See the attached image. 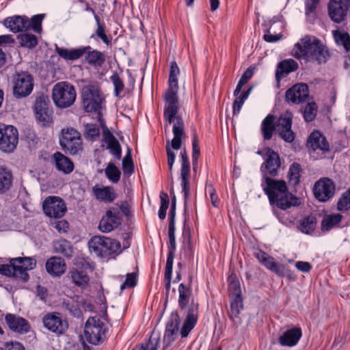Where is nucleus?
Returning a JSON list of instances; mask_svg holds the SVG:
<instances>
[{"mask_svg":"<svg viewBox=\"0 0 350 350\" xmlns=\"http://www.w3.org/2000/svg\"><path fill=\"white\" fill-rule=\"evenodd\" d=\"M342 218V215L339 213L326 215L321 221V230H330L341 221Z\"/></svg>","mask_w":350,"mask_h":350,"instance_id":"40","label":"nucleus"},{"mask_svg":"<svg viewBox=\"0 0 350 350\" xmlns=\"http://www.w3.org/2000/svg\"><path fill=\"white\" fill-rule=\"evenodd\" d=\"M96 38L101 39L107 46L111 44V38L105 33V24H98L94 33L92 34L90 38L96 40Z\"/></svg>","mask_w":350,"mask_h":350,"instance_id":"48","label":"nucleus"},{"mask_svg":"<svg viewBox=\"0 0 350 350\" xmlns=\"http://www.w3.org/2000/svg\"><path fill=\"white\" fill-rule=\"evenodd\" d=\"M308 96V86L306 83H297L286 90L285 100L288 103L299 104L306 101Z\"/></svg>","mask_w":350,"mask_h":350,"instance_id":"24","label":"nucleus"},{"mask_svg":"<svg viewBox=\"0 0 350 350\" xmlns=\"http://www.w3.org/2000/svg\"><path fill=\"white\" fill-rule=\"evenodd\" d=\"M275 117L273 114L267 115L262 121L261 134L265 140H270L274 131H276Z\"/></svg>","mask_w":350,"mask_h":350,"instance_id":"37","label":"nucleus"},{"mask_svg":"<svg viewBox=\"0 0 350 350\" xmlns=\"http://www.w3.org/2000/svg\"><path fill=\"white\" fill-rule=\"evenodd\" d=\"M169 242H170L169 252H168V254H167V257L166 265H173V261H174V258L176 247V238L175 237H170Z\"/></svg>","mask_w":350,"mask_h":350,"instance_id":"57","label":"nucleus"},{"mask_svg":"<svg viewBox=\"0 0 350 350\" xmlns=\"http://www.w3.org/2000/svg\"><path fill=\"white\" fill-rule=\"evenodd\" d=\"M18 142V133L14 126L0 124V150L12 152L16 148Z\"/></svg>","mask_w":350,"mask_h":350,"instance_id":"13","label":"nucleus"},{"mask_svg":"<svg viewBox=\"0 0 350 350\" xmlns=\"http://www.w3.org/2000/svg\"><path fill=\"white\" fill-rule=\"evenodd\" d=\"M0 350H25L22 344L18 342L6 343L4 348L0 347Z\"/></svg>","mask_w":350,"mask_h":350,"instance_id":"61","label":"nucleus"},{"mask_svg":"<svg viewBox=\"0 0 350 350\" xmlns=\"http://www.w3.org/2000/svg\"><path fill=\"white\" fill-rule=\"evenodd\" d=\"M243 300L241 296L232 295L230 300V308L228 312V317L230 319L234 324H240L241 319L239 317L241 311L243 310Z\"/></svg>","mask_w":350,"mask_h":350,"instance_id":"36","label":"nucleus"},{"mask_svg":"<svg viewBox=\"0 0 350 350\" xmlns=\"http://www.w3.org/2000/svg\"><path fill=\"white\" fill-rule=\"evenodd\" d=\"M265 162L260 167L263 179L265 177L275 176L278 174V170L280 167V159L279 154L271 150L270 148L265 149Z\"/></svg>","mask_w":350,"mask_h":350,"instance_id":"20","label":"nucleus"},{"mask_svg":"<svg viewBox=\"0 0 350 350\" xmlns=\"http://www.w3.org/2000/svg\"><path fill=\"white\" fill-rule=\"evenodd\" d=\"M281 37V35H272L269 31H267V33L263 36V39L268 42H275L280 40Z\"/></svg>","mask_w":350,"mask_h":350,"instance_id":"64","label":"nucleus"},{"mask_svg":"<svg viewBox=\"0 0 350 350\" xmlns=\"http://www.w3.org/2000/svg\"><path fill=\"white\" fill-rule=\"evenodd\" d=\"M17 40H18L21 46L28 49L35 48L38 43V38L33 33L27 32L18 35Z\"/></svg>","mask_w":350,"mask_h":350,"instance_id":"39","label":"nucleus"},{"mask_svg":"<svg viewBox=\"0 0 350 350\" xmlns=\"http://www.w3.org/2000/svg\"><path fill=\"white\" fill-rule=\"evenodd\" d=\"M264 182L262 183L263 190L273 208L276 207L281 210H287L291 206L299 205V199L288 191L284 180L265 177Z\"/></svg>","mask_w":350,"mask_h":350,"instance_id":"3","label":"nucleus"},{"mask_svg":"<svg viewBox=\"0 0 350 350\" xmlns=\"http://www.w3.org/2000/svg\"><path fill=\"white\" fill-rule=\"evenodd\" d=\"M5 321L12 331L18 334H26L31 328L26 319L16 314H7L5 317Z\"/></svg>","mask_w":350,"mask_h":350,"instance_id":"25","label":"nucleus"},{"mask_svg":"<svg viewBox=\"0 0 350 350\" xmlns=\"http://www.w3.org/2000/svg\"><path fill=\"white\" fill-rule=\"evenodd\" d=\"M137 284V273H130L126 275L125 281L120 285V290L122 291L126 288H129L135 286Z\"/></svg>","mask_w":350,"mask_h":350,"instance_id":"56","label":"nucleus"},{"mask_svg":"<svg viewBox=\"0 0 350 350\" xmlns=\"http://www.w3.org/2000/svg\"><path fill=\"white\" fill-rule=\"evenodd\" d=\"M46 14L33 15L30 19L26 16H14L8 17L3 21V25L14 33L32 30L35 33H41L42 21Z\"/></svg>","mask_w":350,"mask_h":350,"instance_id":"6","label":"nucleus"},{"mask_svg":"<svg viewBox=\"0 0 350 350\" xmlns=\"http://www.w3.org/2000/svg\"><path fill=\"white\" fill-rule=\"evenodd\" d=\"M180 319L176 312H172L165 327L163 350H170L172 342L178 338Z\"/></svg>","mask_w":350,"mask_h":350,"instance_id":"19","label":"nucleus"},{"mask_svg":"<svg viewBox=\"0 0 350 350\" xmlns=\"http://www.w3.org/2000/svg\"><path fill=\"white\" fill-rule=\"evenodd\" d=\"M68 278L77 286L85 288L90 282L89 275L83 271L72 268L68 273Z\"/></svg>","mask_w":350,"mask_h":350,"instance_id":"35","label":"nucleus"},{"mask_svg":"<svg viewBox=\"0 0 350 350\" xmlns=\"http://www.w3.org/2000/svg\"><path fill=\"white\" fill-rule=\"evenodd\" d=\"M52 161L56 170L64 174H69L74 170L73 162L60 152L53 154Z\"/></svg>","mask_w":350,"mask_h":350,"instance_id":"28","label":"nucleus"},{"mask_svg":"<svg viewBox=\"0 0 350 350\" xmlns=\"http://www.w3.org/2000/svg\"><path fill=\"white\" fill-rule=\"evenodd\" d=\"M110 79L112 81L114 86V96L118 98H122L120 94L124 88L123 81L120 77L119 75L116 72H113V75L110 77Z\"/></svg>","mask_w":350,"mask_h":350,"instance_id":"49","label":"nucleus"},{"mask_svg":"<svg viewBox=\"0 0 350 350\" xmlns=\"http://www.w3.org/2000/svg\"><path fill=\"white\" fill-rule=\"evenodd\" d=\"M122 170L124 174L128 176L134 172V165L129 148H128L127 154L122 159Z\"/></svg>","mask_w":350,"mask_h":350,"instance_id":"50","label":"nucleus"},{"mask_svg":"<svg viewBox=\"0 0 350 350\" xmlns=\"http://www.w3.org/2000/svg\"><path fill=\"white\" fill-rule=\"evenodd\" d=\"M317 218L314 215H309L304 217L300 222L299 229L306 234H310L312 232L317 226Z\"/></svg>","mask_w":350,"mask_h":350,"instance_id":"42","label":"nucleus"},{"mask_svg":"<svg viewBox=\"0 0 350 350\" xmlns=\"http://www.w3.org/2000/svg\"><path fill=\"white\" fill-rule=\"evenodd\" d=\"M106 329L104 323L97 317H90L85 325L84 335L87 341L98 345L105 338Z\"/></svg>","mask_w":350,"mask_h":350,"instance_id":"12","label":"nucleus"},{"mask_svg":"<svg viewBox=\"0 0 350 350\" xmlns=\"http://www.w3.org/2000/svg\"><path fill=\"white\" fill-rule=\"evenodd\" d=\"M307 146L309 150L315 151L321 150L323 152L328 151L329 145L325 137L319 131L312 133L307 141Z\"/></svg>","mask_w":350,"mask_h":350,"instance_id":"31","label":"nucleus"},{"mask_svg":"<svg viewBox=\"0 0 350 350\" xmlns=\"http://www.w3.org/2000/svg\"><path fill=\"white\" fill-rule=\"evenodd\" d=\"M103 135L104 141L107 144V149L110 150V153L116 159H120L122 155V148L118 139L107 128L103 129Z\"/></svg>","mask_w":350,"mask_h":350,"instance_id":"33","label":"nucleus"},{"mask_svg":"<svg viewBox=\"0 0 350 350\" xmlns=\"http://www.w3.org/2000/svg\"><path fill=\"white\" fill-rule=\"evenodd\" d=\"M295 267L304 273H308L312 269V265L308 262L297 261L295 263Z\"/></svg>","mask_w":350,"mask_h":350,"instance_id":"62","label":"nucleus"},{"mask_svg":"<svg viewBox=\"0 0 350 350\" xmlns=\"http://www.w3.org/2000/svg\"><path fill=\"white\" fill-rule=\"evenodd\" d=\"M181 157V187L184 193L185 205H186L187 198L189 196V178H190V164L185 148L183 149L180 152Z\"/></svg>","mask_w":350,"mask_h":350,"instance_id":"23","label":"nucleus"},{"mask_svg":"<svg viewBox=\"0 0 350 350\" xmlns=\"http://www.w3.org/2000/svg\"><path fill=\"white\" fill-rule=\"evenodd\" d=\"M46 269L53 276H60L65 272L66 264L61 257L53 256L46 261Z\"/></svg>","mask_w":350,"mask_h":350,"instance_id":"32","label":"nucleus"},{"mask_svg":"<svg viewBox=\"0 0 350 350\" xmlns=\"http://www.w3.org/2000/svg\"><path fill=\"white\" fill-rule=\"evenodd\" d=\"M55 52L66 61H75L84 57L85 62L96 69L103 67L106 62L105 53L90 45L68 49L59 47L56 44Z\"/></svg>","mask_w":350,"mask_h":350,"instance_id":"5","label":"nucleus"},{"mask_svg":"<svg viewBox=\"0 0 350 350\" xmlns=\"http://www.w3.org/2000/svg\"><path fill=\"white\" fill-rule=\"evenodd\" d=\"M291 54L298 59L318 64L325 63L329 57L326 46L318 38L310 36H305L297 42Z\"/></svg>","mask_w":350,"mask_h":350,"instance_id":"2","label":"nucleus"},{"mask_svg":"<svg viewBox=\"0 0 350 350\" xmlns=\"http://www.w3.org/2000/svg\"><path fill=\"white\" fill-rule=\"evenodd\" d=\"M120 224L119 212H113L108 210L106 215L100 221L98 228L103 232H109Z\"/></svg>","mask_w":350,"mask_h":350,"instance_id":"27","label":"nucleus"},{"mask_svg":"<svg viewBox=\"0 0 350 350\" xmlns=\"http://www.w3.org/2000/svg\"><path fill=\"white\" fill-rule=\"evenodd\" d=\"M161 206L159 210V217L161 219H164L166 217V212L169 207L170 200L168 195L162 192L160 195Z\"/></svg>","mask_w":350,"mask_h":350,"instance_id":"53","label":"nucleus"},{"mask_svg":"<svg viewBox=\"0 0 350 350\" xmlns=\"http://www.w3.org/2000/svg\"><path fill=\"white\" fill-rule=\"evenodd\" d=\"M10 262V265H0V273L6 276H13L23 282H27L29 279L28 273H25L21 268H18L16 263L14 262V258L11 259Z\"/></svg>","mask_w":350,"mask_h":350,"instance_id":"29","label":"nucleus"},{"mask_svg":"<svg viewBox=\"0 0 350 350\" xmlns=\"http://www.w3.org/2000/svg\"><path fill=\"white\" fill-rule=\"evenodd\" d=\"M53 252L63 255L66 258H71L74 249L71 243L66 239H60L53 242Z\"/></svg>","mask_w":350,"mask_h":350,"instance_id":"38","label":"nucleus"},{"mask_svg":"<svg viewBox=\"0 0 350 350\" xmlns=\"http://www.w3.org/2000/svg\"><path fill=\"white\" fill-rule=\"evenodd\" d=\"M335 185L331 179L321 178L314 186V195L320 202H326L334 196Z\"/></svg>","mask_w":350,"mask_h":350,"instance_id":"21","label":"nucleus"},{"mask_svg":"<svg viewBox=\"0 0 350 350\" xmlns=\"http://www.w3.org/2000/svg\"><path fill=\"white\" fill-rule=\"evenodd\" d=\"M52 98L58 107H68L74 103L76 99L75 88L68 82L57 83L53 88Z\"/></svg>","mask_w":350,"mask_h":350,"instance_id":"9","label":"nucleus"},{"mask_svg":"<svg viewBox=\"0 0 350 350\" xmlns=\"http://www.w3.org/2000/svg\"><path fill=\"white\" fill-rule=\"evenodd\" d=\"M337 208L340 211H347L350 208V188L339 199Z\"/></svg>","mask_w":350,"mask_h":350,"instance_id":"55","label":"nucleus"},{"mask_svg":"<svg viewBox=\"0 0 350 350\" xmlns=\"http://www.w3.org/2000/svg\"><path fill=\"white\" fill-rule=\"evenodd\" d=\"M350 11V0H329L327 12L329 18L335 23L343 22Z\"/></svg>","mask_w":350,"mask_h":350,"instance_id":"16","label":"nucleus"},{"mask_svg":"<svg viewBox=\"0 0 350 350\" xmlns=\"http://www.w3.org/2000/svg\"><path fill=\"white\" fill-rule=\"evenodd\" d=\"M92 193L96 200L105 203L112 202L117 198L114 189L110 186L96 185L92 187Z\"/></svg>","mask_w":350,"mask_h":350,"instance_id":"30","label":"nucleus"},{"mask_svg":"<svg viewBox=\"0 0 350 350\" xmlns=\"http://www.w3.org/2000/svg\"><path fill=\"white\" fill-rule=\"evenodd\" d=\"M81 97L85 111L100 113V111L105 107V100L97 85L90 84L83 87Z\"/></svg>","mask_w":350,"mask_h":350,"instance_id":"7","label":"nucleus"},{"mask_svg":"<svg viewBox=\"0 0 350 350\" xmlns=\"http://www.w3.org/2000/svg\"><path fill=\"white\" fill-rule=\"evenodd\" d=\"M298 68V64L292 59H284L280 62L275 72V79L280 81L281 79L286 77L290 72L295 71Z\"/></svg>","mask_w":350,"mask_h":350,"instance_id":"34","label":"nucleus"},{"mask_svg":"<svg viewBox=\"0 0 350 350\" xmlns=\"http://www.w3.org/2000/svg\"><path fill=\"white\" fill-rule=\"evenodd\" d=\"M301 336V329L293 327L284 331L279 337L278 342L283 347H293L298 343Z\"/></svg>","mask_w":350,"mask_h":350,"instance_id":"26","label":"nucleus"},{"mask_svg":"<svg viewBox=\"0 0 350 350\" xmlns=\"http://www.w3.org/2000/svg\"><path fill=\"white\" fill-rule=\"evenodd\" d=\"M180 75V69L176 62L170 63L168 88L165 94V107L164 110V118L169 124L173 123L172 132L174 138L171 142L169 140L166 144V152L167 155V165L169 171L172 172L176 154L172 150H179L181 148V139L185 135L184 122L180 116H177L178 106V76Z\"/></svg>","mask_w":350,"mask_h":350,"instance_id":"1","label":"nucleus"},{"mask_svg":"<svg viewBox=\"0 0 350 350\" xmlns=\"http://www.w3.org/2000/svg\"><path fill=\"white\" fill-rule=\"evenodd\" d=\"M105 173L107 178L113 183H117L120 179L121 172L113 163L107 165Z\"/></svg>","mask_w":350,"mask_h":350,"instance_id":"45","label":"nucleus"},{"mask_svg":"<svg viewBox=\"0 0 350 350\" xmlns=\"http://www.w3.org/2000/svg\"><path fill=\"white\" fill-rule=\"evenodd\" d=\"M33 77L26 72L16 73L12 78L13 95L16 98L29 96L33 88Z\"/></svg>","mask_w":350,"mask_h":350,"instance_id":"11","label":"nucleus"},{"mask_svg":"<svg viewBox=\"0 0 350 350\" xmlns=\"http://www.w3.org/2000/svg\"><path fill=\"white\" fill-rule=\"evenodd\" d=\"M33 109L36 120L42 126H49L52 123L53 110L50 107V100L47 96L44 94L38 96L36 98Z\"/></svg>","mask_w":350,"mask_h":350,"instance_id":"14","label":"nucleus"},{"mask_svg":"<svg viewBox=\"0 0 350 350\" xmlns=\"http://www.w3.org/2000/svg\"><path fill=\"white\" fill-rule=\"evenodd\" d=\"M293 113L286 111L276 120V132L281 139L288 143L295 140V133L292 130Z\"/></svg>","mask_w":350,"mask_h":350,"instance_id":"15","label":"nucleus"},{"mask_svg":"<svg viewBox=\"0 0 350 350\" xmlns=\"http://www.w3.org/2000/svg\"><path fill=\"white\" fill-rule=\"evenodd\" d=\"M159 342V338L152 336L147 342L136 346L133 350H157Z\"/></svg>","mask_w":350,"mask_h":350,"instance_id":"52","label":"nucleus"},{"mask_svg":"<svg viewBox=\"0 0 350 350\" xmlns=\"http://www.w3.org/2000/svg\"><path fill=\"white\" fill-rule=\"evenodd\" d=\"M42 208L46 216L53 218L62 217L66 211L64 200L57 196L47 197L43 202Z\"/></svg>","mask_w":350,"mask_h":350,"instance_id":"18","label":"nucleus"},{"mask_svg":"<svg viewBox=\"0 0 350 350\" xmlns=\"http://www.w3.org/2000/svg\"><path fill=\"white\" fill-rule=\"evenodd\" d=\"M189 283H191V282ZM178 302L180 308L181 310H185L188 306L186 317L180 329L181 337L186 338L198 322L199 304L193 298L191 299L192 291L191 284L188 285L184 283L180 284L178 286Z\"/></svg>","mask_w":350,"mask_h":350,"instance_id":"4","label":"nucleus"},{"mask_svg":"<svg viewBox=\"0 0 350 350\" xmlns=\"http://www.w3.org/2000/svg\"><path fill=\"white\" fill-rule=\"evenodd\" d=\"M89 249L100 257H108L120 251L121 245L118 241L104 237L94 236L88 241Z\"/></svg>","mask_w":350,"mask_h":350,"instance_id":"8","label":"nucleus"},{"mask_svg":"<svg viewBox=\"0 0 350 350\" xmlns=\"http://www.w3.org/2000/svg\"><path fill=\"white\" fill-rule=\"evenodd\" d=\"M247 99L241 94L236 97L233 103V115H238L242 108V106Z\"/></svg>","mask_w":350,"mask_h":350,"instance_id":"59","label":"nucleus"},{"mask_svg":"<svg viewBox=\"0 0 350 350\" xmlns=\"http://www.w3.org/2000/svg\"><path fill=\"white\" fill-rule=\"evenodd\" d=\"M334 36L338 46H342L346 52L350 51V36L347 32L335 31Z\"/></svg>","mask_w":350,"mask_h":350,"instance_id":"43","label":"nucleus"},{"mask_svg":"<svg viewBox=\"0 0 350 350\" xmlns=\"http://www.w3.org/2000/svg\"><path fill=\"white\" fill-rule=\"evenodd\" d=\"M301 166L297 163H293L289 168L288 177L289 183L293 186H296L299 183Z\"/></svg>","mask_w":350,"mask_h":350,"instance_id":"46","label":"nucleus"},{"mask_svg":"<svg viewBox=\"0 0 350 350\" xmlns=\"http://www.w3.org/2000/svg\"><path fill=\"white\" fill-rule=\"evenodd\" d=\"M320 0H306L305 14L307 16L314 13L319 3Z\"/></svg>","mask_w":350,"mask_h":350,"instance_id":"60","label":"nucleus"},{"mask_svg":"<svg viewBox=\"0 0 350 350\" xmlns=\"http://www.w3.org/2000/svg\"><path fill=\"white\" fill-rule=\"evenodd\" d=\"M100 135V129L95 124H86L85 125L84 136L90 141H96Z\"/></svg>","mask_w":350,"mask_h":350,"instance_id":"47","label":"nucleus"},{"mask_svg":"<svg viewBox=\"0 0 350 350\" xmlns=\"http://www.w3.org/2000/svg\"><path fill=\"white\" fill-rule=\"evenodd\" d=\"M14 262L16 263L18 268H21L25 273L31 270L36 266V260L33 257H18L14 258Z\"/></svg>","mask_w":350,"mask_h":350,"instance_id":"41","label":"nucleus"},{"mask_svg":"<svg viewBox=\"0 0 350 350\" xmlns=\"http://www.w3.org/2000/svg\"><path fill=\"white\" fill-rule=\"evenodd\" d=\"M42 323L46 329L57 336L64 334L68 328V322L62 319L59 312L46 314L42 318Z\"/></svg>","mask_w":350,"mask_h":350,"instance_id":"17","label":"nucleus"},{"mask_svg":"<svg viewBox=\"0 0 350 350\" xmlns=\"http://www.w3.org/2000/svg\"><path fill=\"white\" fill-rule=\"evenodd\" d=\"M254 75V69L251 67H249L246 69V70L242 75L239 81H242L244 85L247 83V81L252 77Z\"/></svg>","mask_w":350,"mask_h":350,"instance_id":"63","label":"nucleus"},{"mask_svg":"<svg viewBox=\"0 0 350 350\" xmlns=\"http://www.w3.org/2000/svg\"><path fill=\"white\" fill-rule=\"evenodd\" d=\"M317 113V107L316 103L313 102L308 103L303 112L304 118L306 122H311L315 118Z\"/></svg>","mask_w":350,"mask_h":350,"instance_id":"51","label":"nucleus"},{"mask_svg":"<svg viewBox=\"0 0 350 350\" xmlns=\"http://www.w3.org/2000/svg\"><path fill=\"white\" fill-rule=\"evenodd\" d=\"M253 255L258 261L262 264L267 269L274 272L280 276H284L285 274V267L284 265L278 263L275 259L266 252L259 250L254 249Z\"/></svg>","mask_w":350,"mask_h":350,"instance_id":"22","label":"nucleus"},{"mask_svg":"<svg viewBox=\"0 0 350 350\" xmlns=\"http://www.w3.org/2000/svg\"><path fill=\"white\" fill-rule=\"evenodd\" d=\"M172 267L173 265H165V274H164V280H165V294L168 296L170 293V290L171 287V280L172 275Z\"/></svg>","mask_w":350,"mask_h":350,"instance_id":"58","label":"nucleus"},{"mask_svg":"<svg viewBox=\"0 0 350 350\" xmlns=\"http://www.w3.org/2000/svg\"><path fill=\"white\" fill-rule=\"evenodd\" d=\"M200 148L198 145V139L196 135H193L192 140V163H193V169L194 171L196 170V167L198 165V159L200 156Z\"/></svg>","mask_w":350,"mask_h":350,"instance_id":"54","label":"nucleus"},{"mask_svg":"<svg viewBox=\"0 0 350 350\" xmlns=\"http://www.w3.org/2000/svg\"><path fill=\"white\" fill-rule=\"evenodd\" d=\"M59 142L62 148L72 155L77 154L83 150L81 135L73 128L62 129Z\"/></svg>","mask_w":350,"mask_h":350,"instance_id":"10","label":"nucleus"},{"mask_svg":"<svg viewBox=\"0 0 350 350\" xmlns=\"http://www.w3.org/2000/svg\"><path fill=\"white\" fill-rule=\"evenodd\" d=\"M12 181V175L10 171L4 168H0V193H4L8 191Z\"/></svg>","mask_w":350,"mask_h":350,"instance_id":"44","label":"nucleus"}]
</instances>
